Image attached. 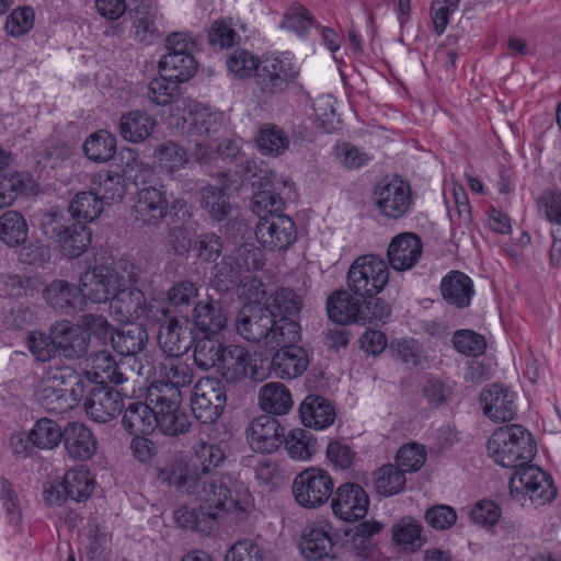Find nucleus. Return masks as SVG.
<instances>
[{
  "instance_id": "f257e3e1",
  "label": "nucleus",
  "mask_w": 561,
  "mask_h": 561,
  "mask_svg": "<svg viewBox=\"0 0 561 561\" xmlns=\"http://www.w3.org/2000/svg\"><path fill=\"white\" fill-rule=\"evenodd\" d=\"M194 484L190 488H175L195 496L199 513L204 518L218 520L225 513H232L241 517L254 507V500L250 491L241 483H231V479L228 477L198 478Z\"/></svg>"
},
{
  "instance_id": "f03ea898",
  "label": "nucleus",
  "mask_w": 561,
  "mask_h": 561,
  "mask_svg": "<svg viewBox=\"0 0 561 561\" xmlns=\"http://www.w3.org/2000/svg\"><path fill=\"white\" fill-rule=\"evenodd\" d=\"M238 333L247 341L263 343L275 350V342L297 343L300 340V325L286 319H276L270 307L261 304L243 306L236 319Z\"/></svg>"
},
{
  "instance_id": "7ed1b4c3",
  "label": "nucleus",
  "mask_w": 561,
  "mask_h": 561,
  "mask_svg": "<svg viewBox=\"0 0 561 561\" xmlns=\"http://www.w3.org/2000/svg\"><path fill=\"white\" fill-rule=\"evenodd\" d=\"M87 391L85 379L65 364L49 366L35 391L36 401L45 410L61 414L72 410Z\"/></svg>"
},
{
  "instance_id": "20e7f679",
  "label": "nucleus",
  "mask_w": 561,
  "mask_h": 561,
  "mask_svg": "<svg viewBox=\"0 0 561 561\" xmlns=\"http://www.w3.org/2000/svg\"><path fill=\"white\" fill-rule=\"evenodd\" d=\"M328 317L334 323L378 324L385 323L390 317L391 308L382 299H359L348 290H334L327 299Z\"/></svg>"
},
{
  "instance_id": "39448f33",
  "label": "nucleus",
  "mask_w": 561,
  "mask_h": 561,
  "mask_svg": "<svg viewBox=\"0 0 561 561\" xmlns=\"http://www.w3.org/2000/svg\"><path fill=\"white\" fill-rule=\"evenodd\" d=\"M489 456L504 468L519 469L535 456L531 434L518 424L497 427L488 442Z\"/></svg>"
},
{
  "instance_id": "423d86ee",
  "label": "nucleus",
  "mask_w": 561,
  "mask_h": 561,
  "mask_svg": "<svg viewBox=\"0 0 561 561\" xmlns=\"http://www.w3.org/2000/svg\"><path fill=\"white\" fill-rule=\"evenodd\" d=\"M226 456L222 448L213 443L202 442L195 447V453L188 461L176 460L167 471H162V481L173 486L195 485L198 478L217 476V468L225 462Z\"/></svg>"
},
{
  "instance_id": "0eeeda50",
  "label": "nucleus",
  "mask_w": 561,
  "mask_h": 561,
  "mask_svg": "<svg viewBox=\"0 0 561 561\" xmlns=\"http://www.w3.org/2000/svg\"><path fill=\"white\" fill-rule=\"evenodd\" d=\"M350 291L365 300H377L376 296L389 280V270L386 262L374 254L357 257L347 272Z\"/></svg>"
},
{
  "instance_id": "6e6552de",
  "label": "nucleus",
  "mask_w": 561,
  "mask_h": 561,
  "mask_svg": "<svg viewBox=\"0 0 561 561\" xmlns=\"http://www.w3.org/2000/svg\"><path fill=\"white\" fill-rule=\"evenodd\" d=\"M298 75L299 68L288 57H266L261 61L255 75L256 96L267 103L285 94Z\"/></svg>"
},
{
  "instance_id": "1a4fd4ad",
  "label": "nucleus",
  "mask_w": 561,
  "mask_h": 561,
  "mask_svg": "<svg viewBox=\"0 0 561 561\" xmlns=\"http://www.w3.org/2000/svg\"><path fill=\"white\" fill-rule=\"evenodd\" d=\"M511 495L525 505L529 500L535 506L550 503L557 496V488L549 473L539 467L526 465L510 479Z\"/></svg>"
},
{
  "instance_id": "9d476101",
  "label": "nucleus",
  "mask_w": 561,
  "mask_h": 561,
  "mask_svg": "<svg viewBox=\"0 0 561 561\" xmlns=\"http://www.w3.org/2000/svg\"><path fill=\"white\" fill-rule=\"evenodd\" d=\"M511 495L525 505L529 500L535 506L550 503L557 496V488L549 473L539 467L526 465L510 479Z\"/></svg>"
},
{
  "instance_id": "9b49d317",
  "label": "nucleus",
  "mask_w": 561,
  "mask_h": 561,
  "mask_svg": "<svg viewBox=\"0 0 561 561\" xmlns=\"http://www.w3.org/2000/svg\"><path fill=\"white\" fill-rule=\"evenodd\" d=\"M334 482L330 473L320 467H309L299 472L293 482L296 502L305 508H318L332 496Z\"/></svg>"
},
{
  "instance_id": "f8f14e48",
  "label": "nucleus",
  "mask_w": 561,
  "mask_h": 561,
  "mask_svg": "<svg viewBox=\"0 0 561 561\" xmlns=\"http://www.w3.org/2000/svg\"><path fill=\"white\" fill-rule=\"evenodd\" d=\"M227 396L221 380L203 377L194 386L191 407L195 417L203 424L215 423L224 412Z\"/></svg>"
},
{
  "instance_id": "ddd939ff",
  "label": "nucleus",
  "mask_w": 561,
  "mask_h": 561,
  "mask_svg": "<svg viewBox=\"0 0 561 561\" xmlns=\"http://www.w3.org/2000/svg\"><path fill=\"white\" fill-rule=\"evenodd\" d=\"M252 186L256 188L252 196V208L260 216L264 214H283L285 205L284 190L290 191L291 181L280 180L274 172L259 170L252 175Z\"/></svg>"
},
{
  "instance_id": "4468645a",
  "label": "nucleus",
  "mask_w": 561,
  "mask_h": 561,
  "mask_svg": "<svg viewBox=\"0 0 561 561\" xmlns=\"http://www.w3.org/2000/svg\"><path fill=\"white\" fill-rule=\"evenodd\" d=\"M374 201L382 216L399 219L412 205L411 186L399 176L385 178L374 188Z\"/></svg>"
},
{
  "instance_id": "2eb2a0df",
  "label": "nucleus",
  "mask_w": 561,
  "mask_h": 561,
  "mask_svg": "<svg viewBox=\"0 0 561 561\" xmlns=\"http://www.w3.org/2000/svg\"><path fill=\"white\" fill-rule=\"evenodd\" d=\"M255 237L267 250L286 251L295 243L297 229L294 220L287 215L264 214L259 217Z\"/></svg>"
},
{
  "instance_id": "dca6fc26",
  "label": "nucleus",
  "mask_w": 561,
  "mask_h": 561,
  "mask_svg": "<svg viewBox=\"0 0 561 561\" xmlns=\"http://www.w3.org/2000/svg\"><path fill=\"white\" fill-rule=\"evenodd\" d=\"M169 213V199L164 185L140 187L133 206L134 218L142 226L157 228Z\"/></svg>"
},
{
  "instance_id": "f3484780",
  "label": "nucleus",
  "mask_w": 561,
  "mask_h": 561,
  "mask_svg": "<svg viewBox=\"0 0 561 561\" xmlns=\"http://www.w3.org/2000/svg\"><path fill=\"white\" fill-rule=\"evenodd\" d=\"M332 511L345 522H355L366 516L369 497L365 490L352 482L342 483L332 494Z\"/></svg>"
},
{
  "instance_id": "a211bd4d",
  "label": "nucleus",
  "mask_w": 561,
  "mask_h": 561,
  "mask_svg": "<svg viewBox=\"0 0 561 561\" xmlns=\"http://www.w3.org/2000/svg\"><path fill=\"white\" fill-rule=\"evenodd\" d=\"M119 287L118 274L108 266H94L80 277V289L85 299L95 304L111 300Z\"/></svg>"
},
{
  "instance_id": "6ab92c4d",
  "label": "nucleus",
  "mask_w": 561,
  "mask_h": 561,
  "mask_svg": "<svg viewBox=\"0 0 561 561\" xmlns=\"http://www.w3.org/2000/svg\"><path fill=\"white\" fill-rule=\"evenodd\" d=\"M216 371L227 382H239L245 378H262L256 365L252 364L250 353L244 347L234 344L225 346Z\"/></svg>"
},
{
  "instance_id": "aec40b11",
  "label": "nucleus",
  "mask_w": 561,
  "mask_h": 561,
  "mask_svg": "<svg viewBox=\"0 0 561 561\" xmlns=\"http://www.w3.org/2000/svg\"><path fill=\"white\" fill-rule=\"evenodd\" d=\"M84 402L87 414L95 422L106 423L124 409L122 394L110 386H89Z\"/></svg>"
},
{
  "instance_id": "412c9836",
  "label": "nucleus",
  "mask_w": 561,
  "mask_h": 561,
  "mask_svg": "<svg viewBox=\"0 0 561 561\" xmlns=\"http://www.w3.org/2000/svg\"><path fill=\"white\" fill-rule=\"evenodd\" d=\"M53 339H56L58 351L67 359L84 357L90 347V334L68 320L56 321L50 325Z\"/></svg>"
},
{
  "instance_id": "4be33fe9",
  "label": "nucleus",
  "mask_w": 561,
  "mask_h": 561,
  "mask_svg": "<svg viewBox=\"0 0 561 561\" xmlns=\"http://www.w3.org/2000/svg\"><path fill=\"white\" fill-rule=\"evenodd\" d=\"M247 438L254 451L272 454L283 443L284 428L275 417L261 415L249 424Z\"/></svg>"
},
{
  "instance_id": "5701e85b",
  "label": "nucleus",
  "mask_w": 561,
  "mask_h": 561,
  "mask_svg": "<svg viewBox=\"0 0 561 561\" xmlns=\"http://www.w3.org/2000/svg\"><path fill=\"white\" fill-rule=\"evenodd\" d=\"M480 399L484 415L494 422H511L517 416L515 394L502 385L488 386Z\"/></svg>"
},
{
  "instance_id": "b1692460",
  "label": "nucleus",
  "mask_w": 561,
  "mask_h": 561,
  "mask_svg": "<svg viewBox=\"0 0 561 561\" xmlns=\"http://www.w3.org/2000/svg\"><path fill=\"white\" fill-rule=\"evenodd\" d=\"M275 352L272 358L271 368L282 379H294L300 377L309 366L307 352L296 343L275 342Z\"/></svg>"
},
{
  "instance_id": "393cba45",
  "label": "nucleus",
  "mask_w": 561,
  "mask_h": 561,
  "mask_svg": "<svg viewBox=\"0 0 561 561\" xmlns=\"http://www.w3.org/2000/svg\"><path fill=\"white\" fill-rule=\"evenodd\" d=\"M422 254V241L412 232L400 233L394 237L387 251L390 266L396 271L412 268Z\"/></svg>"
},
{
  "instance_id": "a878e982",
  "label": "nucleus",
  "mask_w": 561,
  "mask_h": 561,
  "mask_svg": "<svg viewBox=\"0 0 561 561\" xmlns=\"http://www.w3.org/2000/svg\"><path fill=\"white\" fill-rule=\"evenodd\" d=\"M61 440L68 456L76 460H88L96 451V438L90 428L79 422L66 425Z\"/></svg>"
},
{
  "instance_id": "bb28decb",
  "label": "nucleus",
  "mask_w": 561,
  "mask_h": 561,
  "mask_svg": "<svg viewBox=\"0 0 561 561\" xmlns=\"http://www.w3.org/2000/svg\"><path fill=\"white\" fill-rule=\"evenodd\" d=\"M133 36L136 42L150 45L160 37L156 25L157 9L152 0H135L131 11Z\"/></svg>"
},
{
  "instance_id": "cd10ccee",
  "label": "nucleus",
  "mask_w": 561,
  "mask_h": 561,
  "mask_svg": "<svg viewBox=\"0 0 561 561\" xmlns=\"http://www.w3.org/2000/svg\"><path fill=\"white\" fill-rule=\"evenodd\" d=\"M439 289L445 302L459 309L469 307L474 295L471 278L460 271L448 272L442 278Z\"/></svg>"
},
{
  "instance_id": "c85d7f7f",
  "label": "nucleus",
  "mask_w": 561,
  "mask_h": 561,
  "mask_svg": "<svg viewBox=\"0 0 561 561\" xmlns=\"http://www.w3.org/2000/svg\"><path fill=\"white\" fill-rule=\"evenodd\" d=\"M44 298L54 309L64 312L80 310L84 306L83 294L80 286L64 279L53 280L44 291Z\"/></svg>"
},
{
  "instance_id": "c756f323",
  "label": "nucleus",
  "mask_w": 561,
  "mask_h": 561,
  "mask_svg": "<svg viewBox=\"0 0 561 561\" xmlns=\"http://www.w3.org/2000/svg\"><path fill=\"white\" fill-rule=\"evenodd\" d=\"M299 414L305 426L314 430L329 427L335 420L334 407L318 394L307 396L299 407Z\"/></svg>"
},
{
  "instance_id": "7c9ffc66",
  "label": "nucleus",
  "mask_w": 561,
  "mask_h": 561,
  "mask_svg": "<svg viewBox=\"0 0 561 561\" xmlns=\"http://www.w3.org/2000/svg\"><path fill=\"white\" fill-rule=\"evenodd\" d=\"M158 342L167 357L181 356L188 351L193 343L192 332L184 328L178 319L172 318L160 328Z\"/></svg>"
},
{
  "instance_id": "2f4dec72",
  "label": "nucleus",
  "mask_w": 561,
  "mask_h": 561,
  "mask_svg": "<svg viewBox=\"0 0 561 561\" xmlns=\"http://www.w3.org/2000/svg\"><path fill=\"white\" fill-rule=\"evenodd\" d=\"M227 320V312L218 300L206 299L195 305V327L206 335L216 336L226 327Z\"/></svg>"
},
{
  "instance_id": "473e14b6",
  "label": "nucleus",
  "mask_w": 561,
  "mask_h": 561,
  "mask_svg": "<svg viewBox=\"0 0 561 561\" xmlns=\"http://www.w3.org/2000/svg\"><path fill=\"white\" fill-rule=\"evenodd\" d=\"M157 125L156 118L146 111L134 110L124 114L119 121V134L129 142L147 139Z\"/></svg>"
},
{
  "instance_id": "72a5a7b5",
  "label": "nucleus",
  "mask_w": 561,
  "mask_h": 561,
  "mask_svg": "<svg viewBox=\"0 0 561 561\" xmlns=\"http://www.w3.org/2000/svg\"><path fill=\"white\" fill-rule=\"evenodd\" d=\"M93 371L85 373V385L88 386H108L122 385L127 377L122 370V364H118L106 352L100 353L94 359Z\"/></svg>"
},
{
  "instance_id": "f704fd0d",
  "label": "nucleus",
  "mask_w": 561,
  "mask_h": 561,
  "mask_svg": "<svg viewBox=\"0 0 561 561\" xmlns=\"http://www.w3.org/2000/svg\"><path fill=\"white\" fill-rule=\"evenodd\" d=\"M111 307L126 320L151 317L152 306H148L141 290L137 288L123 289L112 296Z\"/></svg>"
},
{
  "instance_id": "c9c22d12",
  "label": "nucleus",
  "mask_w": 561,
  "mask_h": 561,
  "mask_svg": "<svg viewBox=\"0 0 561 561\" xmlns=\"http://www.w3.org/2000/svg\"><path fill=\"white\" fill-rule=\"evenodd\" d=\"M391 534L394 545L408 552L417 551L426 542L421 523L410 516L394 523Z\"/></svg>"
},
{
  "instance_id": "e433bc0d",
  "label": "nucleus",
  "mask_w": 561,
  "mask_h": 561,
  "mask_svg": "<svg viewBox=\"0 0 561 561\" xmlns=\"http://www.w3.org/2000/svg\"><path fill=\"white\" fill-rule=\"evenodd\" d=\"M333 541L329 529L314 527L304 536L301 553L309 561H332Z\"/></svg>"
},
{
  "instance_id": "4c0bfd02",
  "label": "nucleus",
  "mask_w": 561,
  "mask_h": 561,
  "mask_svg": "<svg viewBox=\"0 0 561 561\" xmlns=\"http://www.w3.org/2000/svg\"><path fill=\"white\" fill-rule=\"evenodd\" d=\"M259 403L270 414L284 415L293 408V399L288 388L282 382H268L260 389Z\"/></svg>"
},
{
  "instance_id": "58836bf2",
  "label": "nucleus",
  "mask_w": 561,
  "mask_h": 561,
  "mask_svg": "<svg viewBox=\"0 0 561 561\" xmlns=\"http://www.w3.org/2000/svg\"><path fill=\"white\" fill-rule=\"evenodd\" d=\"M162 379L153 386H168L180 390L187 387L194 379L192 367L181 356L165 357L160 365Z\"/></svg>"
},
{
  "instance_id": "ea45409f",
  "label": "nucleus",
  "mask_w": 561,
  "mask_h": 561,
  "mask_svg": "<svg viewBox=\"0 0 561 561\" xmlns=\"http://www.w3.org/2000/svg\"><path fill=\"white\" fill-rule=\"evenodd\" d=\"M154 421L150 402H131L124 411L122 425L129 434L147 435L153 432Z\"/></svg>"
},
{
  "instance_id": "a19ab883",
  "label": "nucleus",
  "mask_w": 561,
  "mask_h": 561,
  "mask_svg": "<svg viewBox=\"0 0 561 561\" xmlns=\"http://www.w3.org/2000/svg\"><path fill=\"white\" fill-rule=\"evenodd\" d=\"M103 207L102 197L92 190L77 193L68 206V210L77 222L85 225L96 220L101 216Z\"/></svg>"
},
{
  "instance_id": "79ce46f5",
  "label": "nucleus",
  "mask_w": 561,
  "mask_h": 561,
  "mask_svg": "<svg viewBox=\"0 0 561 561\" xmlns=\"http://www.w3.org/2000/svg\"><path fill=\"white\" fill-rule=\"evenodd\" d=\"M64 491L68 499L83 502L94 490V478L84 466L69 469L64 476Z\"/></svg>"
},
{
  "instance_id": "37998d69",
  "label": "nucleus",
  "mask_w": 561,
  "mask_h": 561,
  "mask_svg": "<svg viewBox=\"0 0 561 561\" xmlns=\"http://www.w3.org/2000/svg\"><path fill=\"white\" fill-rule=\"evenodd\" d=\"M225 346L226 344L214 335L196 339L193 350L195 366L203 371H208L211 368L217 369Z\"/></svg>"
},
{
  "instance_id": "c03bdc74",
  "label": "nucleus",
  "mask_w": 561,
  "mask_h": 561,
  "mask_svg": "<svg viewBox=\"0 0 561 561\" xmlns=\"http://www.w3.org/2000/svg\"><path fill=\"white\" fill-rule=\"evenodd\" d=\"M148 340V333L139 324H130L115 331L112 336V346L123 356H131L144 350Z\"/></svg>"
},
{
  "instance_id": "a18cd8bd",
  "label": "nucleus",
  "mask_w": 561,
  "mask_h": 561,
  "mask_svg": "<svg viewBox=\"0 0 561 561\" xmlns=\"http://www.w3.org/2000/svg\"><path fill=\"white\" fill-rule=\"evenodd\" d=\"M153 160L161 172L170 175L184 169L188 162L186 150L172 140L164 141L154 148Z\"/></svg>"
},
{
  "instance_id": "49530a36",
  "label": "nucleus",
  "mask_w": 561,
  "mask_h": 561,
  "mask_svg": "<svg viewBox=\"0 0 561 561\" xmlns=\"http://www.w3.org/2000/svg\"><path fill=\"white\" fill-rule=\"evenodd\" d=\"M285 448L291 459L309 460L318 448V442L311 432L304 428H294L283 438Z\"/></svg>"
},
{
  "instance_id": "de8ad7c7",
  "label": "nucleus",
  "mask_w": 561,
  "mask_h": 561,
  "mask_svg": "<svg viewBox=\"0 0 561 561\" xmlns=\"http://www.w3.org/2000/svg\"><path fill=\"white\" fill-rule=\"evenodd\" d=\"M92 190L102 197L103 204L122 201L126 193L123 174L112 171H101L92 179Z\"/></svg>"
},
{
  "instance_id": "09e8293b",
  "label": "nucleus",
  "mask_w": 561,
  "mask_h": 561,
  "mask_svg": "<svg viewBox=\"0 0 561 561\" xmlns=\"http://www.w3.org/2000/svg\"><path fill=\"white\" fill-rule=\"evenodd\" d=\"M201 207L217 222L227 219L232 211L229 197L222 187L206 186L201 191Z\"/></svg>"
},
{
  "instance_id": "8fccbe9b",
  "label": "nucleus",
  "mask_w": 561,
  "mask_h": 561,
  "mask_svg": "<svg viewBox=\"0 0 561 561\" xmlns=\"http://www.w3.org/2000/svg\"><path fill=\"white\" fill-rule=\"evenodd\" d=\"M147 401L150 402L156 421L163 414H172L180 410L181 390L168 386H151L148 389Z\"/></svg>"
},
{
  "instance_id": "3c124183",
  "label": "nucleus",
  "mask_w": 561,
  "mask_h": 561,
  "mask_svg": "<svg viewBox=\"0 0 561 561\" xmlns=\"http://www.w3.org/2000/svg\"><path fill=\"white\" fill-rule=\"evenodd\" d=\"M159 68L169 78L180 83L188 81L197 70V62L193 55L165 54L159 61Z\"/></svg>"
},
{
  "instance_id": "603ef678",
  "label": "nucleus",
  "mask_w": 561,
  "mask_h": 561,
  "mask_svg": "<svg viewBox=\"0 0 561 561\" xmlns=\"http://www.w3.org/2000/svg\"><path fill=\"white\" fill-rule=\"evenodd\" d=\"M27 224L23 215L8 210L0 217V239L10 247L24 243L27 239Z\"/></svg>"
},
{
  "instance_id": "864d4df0",
  "label": "nucleus",
  "mask_w": 561,
  "mask_h": 561,
  "mask_svg": "<svg viewBox=\"0 0 561 561\" xmlns=\"http://www.w3.org/2000/svg\"><path fill=\"white\" fill-rule=\"evenodd\" d=\"M221 116L217 112L204 105H195L190 111L187 121L190 123L188 136L193 137H208L210 133L216 131L220 124Z\"/></svg>"
},
{
  "instance_id": "5fc2aeb1",
  "label": "nucleus",
  "mask_w": 561,
  "mask_h": 561,
  "mask_svg": "<svg viewBox=\"0 0 561 561\" xmlns=\"http://www.w3.org/2000/svg\"><path fill=\"white\" fill-rule=\"evenodd\" d=\"M304 301L301 296L291 288L282 287L272 297L267 307L274 311L276 319H286L289 322H297L295 317L301 311Z\"/></svg>"
},
{
  "instance_id": "6e6d98bb",
  "label": "nucleus",
  "mask_w": 561,
  "mask_h": 561,
  "mask_svg": "<svg viewBox=\"0 0 561 561\" xmlns=\"http://www.w3.org/2000/svg\"><path fill=\"white\" fill-rule=\"evenodd\" d=\"M405 483V474L392 463L382 466L374 474V486L377 493L385 496H392L402 492Z\"/></svg>"
},
{
  "instance_id": "4d7b16f0",
  "label": "nucleus",
  "mask_w": 561,
  "mask_h": 561,
  "mask_svg": "<svg viewBox=\"0 0 561 561\" xmlns=\"http://www.w3.org/2000/svg\"><path fill=\"white\" fill-rule=\"evenodd\" d=\"M64 431L53 420L43 417L31 430L27 442L41 449H53L62 439Z\"/></svg>"
},
{
  "instance_id": "13d9d810",
  "label": "nucleus",
  "mask_w": 561,
  "mask_h": 561,
  "mask_svg": "<svg viewBox=\"0 0 561 561\" xmlns=\"http://www.w3.org/2000/svg\"><path fill=\"white\" fill-rule=\"evenodd\" d=\"M61 251L69 257H78L91 243V232L84 224L77 222L67 228L58 240Z\"/></svg>"
},
{
  "instance_id": "bf43d9fd",
  "label": "nucleus",
  "mask_w": 561,
  "mask_h": 561,
  "mask_svg": "<svg viewBox=\"0 0 561 561\" xmlns=\"http://www.w3.org/2000/svg\"><path fill=\"white\" fill-rule=\"evenodd\" d=\"M85 156L96 162H105L113 158L116 151V138L107 131L92 134L84 142Z\"/></svg>"
},
{
  "instance_id": "052dcab7",
  "label": "nucleus",
  "mask_w": 561,
  "mask_h": 561,
  "mask_svg": "<svg viewBox=\"0 0 561 561\" xmlns=\"http://www.w3.org/2000/svg\"><path fill=\"white\" fill-rule=\"evenodd\" d=\"M240 267L232 255H226L213 268V285L220 291H227L240 282Z\"/></svg>"
},
{
  "instance_id": "680f3d73",
  "label": "nucleus",
  "mask_w": 561,
  "mask_h": 561,
  "mask_svg": "<svg viewBox=\"0 0 561 561\" xmlns=\"http://www.w3.org/2000/svg\"><path fill=\"white\" fill-rule=\"evenodd\" d=\"M26 345L31 354L42 363L49 362L58 352L56 339H53V334L50 332L49 334L38 330L28 332Z\"/></svg>"
},
{
  "instance_id": "e2e57ef3",
  "label": "nucleus",
  "mask_w": 561,
  "mask_h": 561,
  "mask_svg": "<svg viewBox=\"0 0 561 561\" xmlns=\"http://www.w3.org/2000/svg\"><path fill=\"white\" fill-rule=\"evenodd\" d=\"M179 81L173 78H169L163 72L158 78H153L148 84V98L149 100L159 106H164L174 100L179 90Z\"/></svg>"
},
{
  "instance_id": "0e129e2a",
  "label": "nucleus",
  "mask_w": 561,
  "mask_h": 561,
  "mask_svg": "<svg viewBox=\"0 0 561 561\" xmlns=\"http://www.w3.org/2000/svg\"><path fill=\"white\" fill-rule=\"evenodd\" d=\"M260 151L264 154H283L289 146L286 134L276 126L263 127L257 138Z\"/></svg>"
},
{
  "instance_id": "69168bd1",
  "label": "nucleus",
  "mask_w": 561,
  "mask_h": 561,
  "mask_svg": "<svg viewBox=\"0 0 561 561\" xmlns=\"http://www.w3.org/2000/svg\"><path fill=\"white\" fill-rule=\"evenodd\" d=\"M314 24L311 12L299 3L291 4L284 13L280 27L305 35Z\"/></svg>"
},
{
  "instance_id": "338daca9",
  "label": "nucleus",
  "mask_w": 561,
  "mask_h": 561,
  "mask_svg": "<svg viewBox=\"0 0 561 561\" xmlns=\"http://www.w3.org/2000/svg\"><path fill=\"white\" fill-rule=\"evenodd\" d=\"M226 65L231 73L240 79H248L257 71L261 62L257 57L244 49H237L228 56Z\"/></svg>"
},
{
  "instance_id": "774afa93",
  "label": "nucleus",
  "mask_w": 561,
  "mask_h": 561,
  "mask_svg": "<svg viewBox=\"0 0 561 561\" xmlns=\"http://www.w3.org/2000/svg\"><path fill=\"white\" fill-rule=\"evenodd\" d=\"M123 176L126 180L134 183L136 186H148L151 185V181L154 178V170L149 164L139 160L133 151L129 152V157L123 167Z\"/></svg>"
}]
</instances>
